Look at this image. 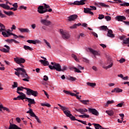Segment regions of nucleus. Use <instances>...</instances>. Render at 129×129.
<instances>
[{"mask_svg":"<svg viewBox=\"0 0 129 129\" xmlns=\"http://www.w3.org/2000/svg\"><path fill=\"white\" fill-rule=\"evenodd\" d=\"M13 34L14 33H13L10 32V31H8V30H7V31H5V32H4V31L2 32V35L5 38H7L8 37H10V36L13 35Z\"/></svg>","mask_w":129,"mask_h":129,"instance_id":"obj_16","label":"nucleus"},{"mask_svg":"<svg viewBox=\"0 0 129 129\" xmlns=\"http://www.w3.org/2000/svg\"><path fill=\"white\" fill-rule=\"evenodd\" d=\"M90 9H91V11H96V7L95 6H90Z\"/></svg>","mask_w":129,"mask_h":129,"instance_id":"obj_56","label":"nucleus"},{"mask_svg":"<svg viewBox=\"0 0 129 129\" xmlns=\"http://www.w3.org/2000/svg\"><path fill=\"white\" fill-rule=\"evenodd\" d=\"M43 77V80H44V81H48V80H49V78L48 77V76H44Z\"/></svg>","mask_w":129,"mask_h":129,"instance_id":"obj_60","label":"nucleus"},{"mask_svg":"<svg viewBox=\"0 0 129 129\" xmlns=\"http://www.w3.org/2000/svg\"><path fill=\"white\" fill-rule=\"evenodd\" d=\"M91 34L94 36V37H96V38H98V35H97V33H95V32H91Z\"/></svg>","mask_w":129,"mask_h":129,"instance_id":"obj_57","label":"nucleus"},{"mask_svg":"<svg viewBox=\"0 0 129 129\" xmlns=\"http://www.w3.org/2000/svg\"><path fill=\"white\" fill-rule=\"evenodd\" d=\"M83 62H85V63H89V60L88 59L85 58V57H83Z\"/></svg>","mask_w":129,"mask_h":129,"instance_id":"obj_49","label":"nucleus"},{"mask_svg":"<svg viewBox=\"0 0 129 129\" xmlns=\"http://www.w3.org/2000/svg\"><path fill=\"white\" fill-rule=\"evenodd\" d=\"M14 61L16 62V63H17V64H19L22 68H24V66H23L22 63H25V62H26V60L24 58L19 57L14 58Z\"/></svg>","mask_w":129,"mask_h":129,"instance_id":"obj_4","label":"nucleus"},{"mask_svg":"<svg viewBox=\"0 0 129 129\" xmlns=\"http://www.w3.org/2000/svg\"><path fill=\"white\" fill-rule=\"evenodd\" d=\"M119 39H120V40H122L123 42L124 40H125V36L122 35V36H119Z\"/></svg>","mask_w":129,"mask_h":129,"instance_id":"obj_58","label":"nucleus"},{"mask_svg":"<svg viewBox=\"0 0 129 129\" xmlns=\"http://www.w3.org/2000/svg\"><path fill=\"white\" fill-rule=\"evenodd\" d=\"M48 67L51 70H56L58 72H61V65L59 63H55L54 66H52L49 65Z\"/></svg>","mask_w":129,"mask_h":129,"instance_id":"obj_5","label":"nucleus"},{"mask_svg":"<svg viewBox=\"0 0 129 129\" xmlns=\"http://www.w3.org/2000/svg\"><path fill=\"white\" fill-rule=\"evenodd\" d=\"M52 11V9H49V10L48 9L44 10V6H40L38 8V12L39 14H45V13H47V12H49V13H51Z\"/></svg>","mask_w":129,"mask_h":129,"instance_id":"obj_6","label":"nucleus"},{"mask_svg":"<svg viewBox=\"0 0 129 129\" xmlns=\"http://www.w3.org/2000/svg\"><path fill=\"white\" fill-rule=\"evenodd\" d=\"M93 125L94 126L95 129H105L102 127V126L100 125L99 124L97 123H93Z\"/></svg>","mask_w":129,"mask_h":129,"instance_id":"obj_25","label":"nucleus"},{"mask_svg":"<svg viewBox=\"0 0 129 129\" xmlns=\"http://www.w3.org/2000/svg\"><path fill=\"white\" fill-rule=\"evenodd\" d=\"M79 117H82V118H89V115L84 114V115H80Z\"/></svg>","mask_w":129,"mask_h":129,"instance_id":"obj_39","label":"nucleus"},{"mask_svg":"<svg viewBox=\"0 0 129 129\" xmlns=\"http://www.w3.org/2000/svg\"><path fill=\"white\" fill-rule=\"evenodd\" d=\"M14 70L17 71L15 72V75H17L18 77H20V75H21L23 78H24L22 79L23 81H26L27 82H29V81H30L31 78L29 77L25 69L18 68L17 69H14Z\"/></svg>","mask_w":129,"mask_h":129,"instance_id":"obj_1","label":"nucleus"},{"mask_svg":"<svg viewBox=\"0 0 129 129\" xmlns=\"http://www.w3.org/2000/svg\"><path fill=\"white\" fill-rule=\"evenodd\" d=\"M84 2H86V0H82L81 1H75L74 3H69V5L71 6H83V5H85V3Z\"/></svg>","mask_w":129,"mask_h":129,"instance_id":"obj_8","label":"nucleus"},{"mask_svg":"<svg viewBox=\"0 0 129 129\" xmlns=\"http://www.w3.org/2000/svg\"><path fill=\"white\" fill-rule=\"evenodd\" d=\"M70 70H75V72H77V73H81L82 72L78 70L77 68H76L74 66H72L69 68Z\"/></svg>","mask_w":129,"mask_h":129,"instance_id":"obj_23","label":"nucleus"},{"mask_svg":"<svg viewBox=\"0 0 129 129\" xmlns=\"http://www.w3.org/2000/svg\"><path fill=\"white\" fill-rule=\"evenodd\" d=\"M26 89H28V88H25V87H22V86H21V87H18L17 88V91H23V89H25L26 90Z\"/></svg>","mask_w":129,"mask_h":129,"instance_id":"obj_41","label":"nucleus"},{"mask_svg":"<svg viewBox=\"0 0 129 129\" xmlns=\"http://www.w3.org/2000/svg\"><path fill=\"white\" fill-rule=\"evenodd\" d=\"M80 101L82 102V103L85 105H87L88 103H89V100H81Z\"/></svg>","mask_w":129,"mask_h":129,"instance_id":"obj_37","label":"nucleus"},{"mask_svg":"<svg viewBox=\"0 0 129 129\" xmlns=\"http://www.w3.org/2000/svg\"><path fill=\"white\" fill-rule=\"evenodd\" d=\"M107 35L108 37H109V38H114L115 36L113 34V32L111 29H108V32L107 34Z\"/></svg>","mask_w":129,"mask_h":129,"instance_id":"obj_17","label":"nucleus"},{"mask_svg":"<svg viewBox=\"0 0 129 129\" xmlns=\"http://www.w3.org/2000/svg\"><path fill=\"white\" fill-rule=\"evenodd\" d=\"M27 42L29 44H34V45H36V44H40V43H41V41H40L39 40H27Z\"/></svg>","mask_w":129,"mask_h":129,"instance_id":"obj_18","label":"nucleus"},{"mask_svg":"<svg viewBox=\"0 0 129 129\" xmlns=\"http://www.w3.org/2000/svg\"><path fill=\"white\" fill-rule=\"evenodd\" d=\"M60 33L62 35V37L64 40H67L70 38V34L67 32H64L62 29L60 30Z\"/></svg>","mask_w":129,"mask_h":129,"instance_id":"obj_9","label":"nucleus"},{"mask_svg":"<svg viewBox=\"0 0 129 129\" xmlns=\"http://www.w3.org/2000/svg\"><path fill=\"white\" fill-rule=\"evenodd\" d=\"M0 17L1 18H6L7 16L2 13V11L0 10Z\"/></svg>","mask_w":129,"mask_h":129,"instance_id":"obj_59","label":"nucleus"},{"mask_svg":"<svg viewBox=\"0 0 129 129\" xmlns=\"http://www.w3.org/2000/svg\"><path fill=\"white\" fill-rule=\"evenodd\" d=\"M25 90L27 91L26 94L27 95H33L34 97H37L39 93L36 91H34L30 88L25 89Z\"/></svg>","mask_w":129,"mask_h":129,"instance_id":"obj_3","label":"nucleus"},{"mask_svg":"<svg viewBox=\"0 0 129 129\" xmlns=\"http://www.w3.org/2000/svg\"><path fill=\"white\" fill-rule=\"evenodd\" d=\"M115 20L118 21V22H122V21H125V20H126V18L123 16H117L115 17Z\"/></svg>","mask_w":129,"mask_h":129,"instance_id":"obj_15","label":"nucleus"},{"mask_svg":"<svg viewBox=\"0 0 129 129\" xmlns=\"http://www.w3.org/2000/svg\"><path fill=\"white\" fill-rule=\"evenodd\" d=\"M66 70H67V67L66 66H63L62 69H61V71H62V72H64V71Z\"/></svg>","mask_w":129,"mask_h":129,"instance_id":"obj_53","label":"nucleus"},{"mask_svg":"<svg viewBox=\"0 0 129 129\" xmlns=\"http://www.w3.org/2000/svg\"><path fill=\"white\" fill-rule=\"evenodd\" d=\"M112 93L116 92V93H119L122 92V89H119V88H115L113 90L111 91Z\"/></svg>","mask_w":129,"mask_h":129,"instance_id":"obj_24","label":"nucleus"},{"mask_svg":"<svg viewBox=\"0 0 129 129\" xmlns=\"http://www.w3.org/2000/svg\"><path fill=\"white\" fill-rule=\"evenodd\" d=\"M40 22L44 26H50L51 25V21L47 19H42Z\"/></svg>","mask_w":129,"mask_h":129,"instance_id":"obj_14","label":"nucleus"},{"mask_svg":"<svg viewBox=\"0 0 129 129\" xmlns=\"http://www.w3.org/2000/svg\"><path fill=\"white\" fill-rule=\"evenodd\" d=\"M41 106H47V107H51V105L49 103H41Z\"/></svg>","mask_w":129,"mask_h":129,"instance_id":"obj_44","label":"nucleus"},{"mask_svg":"<svg viewBox=\"0 0 129 129\" xmlns=\"http://www.w3.org/2000/svg\"><path fill=\"white\" fill-rule=\"evenodd\" d=\"M104 18L105 17L104 15H103V14H100L99 15L98 19H99V20H102V19H104Z\"/></svg>","mask_w":129,"mask_h":129,"instance_id":"obj_48","label":"nucleus"},{"mask_svg":"<svg viewBox=\"0 0 129 129\" xmlns=\"http://www.w3.org/2000/svg\"><path fill=\"white\" fill-rule=\"evenodd\" d=\"M44 43H45L46 45L48 46L49 49H51L52 47H51V45L50 44V43L48 42L45 39L43 40Z\"/></svg>","mask_w":129,"mask_h":129,"instance_id":"obj_43","label":"nucleus"},{"mask_svg":"<svg viewBox=\"0 0 129 129\" xmlns=\"http://www.w3.org/2000/svg\"><path fill=\"white\" fill-rule=\"evenodd\" d=\"M89 111L90 113H92V114H94V115H96L97 116L99 115V112H98V111L94 108H89Z\"/></svg>","mask_w":129,"mask_h":129,"instance_id":"obj_13","label":"nucleus"},{"mask_svg":"<svg viewBox=\"0 0 129 129\" xmlns=\"http://www.w3.org/2000/svg\"><path fill=\"white\" fill-rule=\"evenodd\" d=\"M75 110L76 111H78V112H80L81 114H84L85 112H87L88 110L86 108H80V109H75Z\"/></svg>","mask_w":129,"mask_h":129,"instance_id":"obj_21","label":"nucleus"},{"mask_svg":"<svg viewBox=\"0 0 129 129\" xmlns=\"http://www.w3.org/2000/svg\"><path fill=\"white\" fill-rule=\"evenodd\" d=\"M39 62H41V64H43V66H48L49 61L44 60L43 59L39 60Z\"/></svg>","mask_w":129,"mask_h":129,"instance_id":"obj_27","label":"nucleus"},{"mask_svg":"<svg viewBox=\"0 0 129 129\" xmlns=\"http://www.w3.org/2000/svg\"><path fill=\"white\" fill-rule=\"evenodd\" d=\"M26 113H29L30 115H31L32 117L35 118V117L37 116V115H36L35 113H34V112H33V109H32L31 108H29V110L27 111L26 112Z\"/></svg>","mask_w":129,"mask_h":129,"instance_id":"obj_22","label":"nucleus"},{"mask_svg":"<svg viewBox=\"0 0 129 129\" xmlns=\"http://www.w3.org/2000/svg\"><path fill=\"white\" fill-rule=\"evenodd\" d=\"M99 29L100 30H103V31H106V30H108V28H107V26H100Z\"/></svg>","mask_w":129,"mask_h":129,"instance_id":"obj_38","label":"nucleus"},{"mask_svg":"<svg viewBox=\"0 0 129 129\" xmlns=\"http://www.w3.org/2000/svg\"><path fill=\"white\" fill-rule=\"evenodd\" d=\"M78 18V15L76 14H74L68 17V21L69 22L74 21Z\"/></svg>","mask_w":129,"mask_h":129,"instance_id":"obj_11","label":"nucleus"},{"mask_svg":"<svg viewBox=\"0 0 129 129\" xmlns=\"http://www.w3.org/2000/svg\"><path fill=\"white\" fill-rule=\"evenodd\" d=\"M79 26H81V23L75 24L74 25L70 27V29H76V28L79 27Z\"/></svg>","mask_w":129,"mask_h":129,"instance_id":"obj_33","label":"nucleus"},{"mask_svg":"<svg viewBox=\"0 0 129 129\" xmlns=\"http://www.w3.org/2000/svg\"><path fill=\"white\" fill-rule=\"evenodd\" d=\"M106 113L110 115V116L113 115L114 114V112L113 110H107L106 111Z\"/></svg>","mask_w":129,"mask_h":129,"instance_id":"obj_32","label":"nucleus"},{"mask_svg":"<svg viewBox=\"0 0 129 129\" xmlns=\"http://www.w3.org/2000/svg\"><path fill=\"white\" fill-rule=\"evenodd\" d=\"M121 7H129V3L126 2H124L123 4H120Z\"/></svg>","mask_w":129,"mask_h":129,"instance_id":"obj_40","label":"nucleus"},{"mask_svg":"<svg viewBox=\"0 0 129 129\" xmlns=\"http://www.w3.org/2000/svg\"><path fill=\"white\" fill-rule=\"evenodd\" d=\"M68 80H71V81H75V80H77L76 78H74V77H70L69 78H68Z\"/></svg>","mask_w":129,"mask_h":129,"instance_id":"obj_45","label":"nucleus"},{"mask_svg":"<svg viewBox=\"0 0 129 129\" xmlns=\"http://www.w3.org/2000/svg\"><path fill=\"white\" fill-rule=\"evenodd\" d=\"M112 103H114V101L113 100H111V101H107V103H106V104H105V106L106 107H108V105H109V104H112Z\"/></svg>","mask_w":129,"mask_h":129,"instance_id":"obj_35","label":"nucleus"},{"mask_svg":"<svg viewBox=\"0 0 129 129\" xmlns=\"http://www.w3.org/2000/svg\"><path fill=\"white\" fill-rule=\"evenodd\" d=\"M87 84L89 86H91V87H94L95 86H96V83H95L88 82L87 83Z\"/></svg>","mask_w":129,"mask_h":129,"instance_id":"obj_36","label":"nucleus"},{"mask_svg":"<svg viewBox=\"0 0 129 129\" xmlns=\"http://www.w3.org/2000/svg\"><path fill=\"white\" fill-rule=\"evenodd\" d=\"M43 5H44V6H43V7H44V10H47V9H50V6H49V5H47V4H43Z\"/></svg>","mask_w":129,"mask_h":129,"instance_id":"obj_50","label":"nucleus"},{"mask_svg":"<svg viewBox=\"0 0 129 129\" xmlns=\"http://www.w3.org/2000/svg\"><path fill=\"white\" fill-rule=\"evenodd\" d=\"M95 5L96 7H98L99 8H100V6L103 7V8H110V7L108 5H106L105 4L103 3H95Z\"/></svg>","mask_w":129,"mask_h":129,"instance_id":"obj_20","label":"nucleus"},{"mask_svg":"<svg viewBox=\"0 0 129 129\" xmlns=\"http://www.w3.org/2000/svg\"><path fill=\"white\" fill-rule=\"evenodd\" d=\"M88 50L90 53H92V54L94 55V58H96V56H100V53H99L98 51L94 50L91 48H89Z\"/></svg>","mask_w":129,"mask_h":129,"instance_id":"obj_10","label":"nucleus"},{"mask_svg":"<svg viewBox=\"0 0 129 129\" xmlns=\"http://www.w3.org/2000/svg\"><path fill=\"white\" fill-rule=\"evenodd\" d=\"M77 69H78V70H84V67H82L81 66L78 64L77 66Z\"/></svg>","mask_w":129,"mask_h":129,"instance_id":"obj_51","label":"nucleus"},{"mask_svg":"<svg viewBox=\"0 0 129 129\" xmlns=\"http://www.w3.org/2000/svg\"><path fill=\"white\" fill-rule=\"evenodd\" d=\"M72 56L75 60V61H76L77 62H79V60L78 59V58H77V56H76V55L73 54H72Z\"/></svg>","mask_w":129,"mask_h":129,"instance_id":"obj_42","label":"nucleus"},{"mask_svg":"<svg viewBox=\"0 0 129 129\" xmlns=\"http://www.w3.org/2000/svg\"><path fill=\"white\" fill-rule=\"evenodd\" d=\"M84 13H85V14H89L90 15H91V16L94 15L93 12H91L90 8H88L84 9Z\"/></svg>","mask_w":129,"mask_h":129,"instance_id":"obj_19","label":"nucleus"},{"mask_svg":"<svg viewBox=\"0 0 129 129\" xmlns=\"http://www.w3.org/2000/svg\"><path fill=\"white\" fill-rule=\"evenodd\" d=\"M26 99L27 100H28V102L30 103V104H35V103H36V102H35V100L34 99H31L30 98H27Z\"/></svg>","mask_w":129,"mask_h":129,"instance_id":"obj_28","label":"nucleus"},{"mask_svg":"<svg viewBox=\"0 0 129 129\" xmlns=\"http://www.w3.org/2000/svg\"><path fill=\"white\" fill-rule=\"evenodd\" d=\"M0 7L3 9H6V10H10V6L6 5L5 4H0Z\"/></svg>","mask_w":129,"mask_h":129,"instance_id":"obj_29","label":"nucleus"},{"mask_svg":"<svg viewBox=\"0 0 129 129\" xmlns=\"http://www.w3.org/2000/svg\"><path fill=\"white\" fill-rule=\"evenodd\" d=\"M57 105H58V106L61 108V110H62L66 116L69 117L71 120H77H77H79V119H76L75 116H73L72 114H71V111L68 110V108L66 107V106H63L60 104H58Z\"/></svg>","mask_w":129,"mask_h":129,"instance_id":"obj_2","label":"nucleus"},{"mask_svg":"<svg viewBox=\"0 0 129 129\" xmlns=\"http://www.w3.org/2000/svg\"><path fill=\"white\" fill-rule=\"evenodd\" d=\"M21 33H30V30L28 28H19Z\"/></svg>","mask_w":129,"mask_h":129,"instance_id":"obj_26","label":"nucleus"},{"mask_svg":"<svg viewBox=\"0 0 129 129\" xmlns=\"http://www.w3.org/2000/svg\"><path fill=\"white\" fill-rule=\"evenodd\" d=\"M124 104V102H121L116 105L117 107H122V105Z\"/></svg>","mask_w":129,"mask_h":129,"instance_id":"obj_52","label":"nucleus"},{"mask_svg":"<svg viewBox=\"0 0 129 129\" xmlns=\"http://www.w3.org/2000/svg\"><path fill=\"white\" fill-rule=\"evenodd\" d=\"M23 48H24V49H25V50H26L27 51H28V50H29V51H33V48H32L28 45H24Z\"/></svg>","mask_w":129,"mask_h":129,"instance_id":"obj_31","label":"nucleus"},{"mask_svg":"<svg viewBox=\"0 0 129 129\" xmlns=\"http://www.w3.org/2000/svg\"><path fill=\"white\" fill-rule=\"evenodd\" d=\"M19 97L20 98V100L21 99V100H24V99L27 100V98H28V97L26 96V94H25L24 93L22 94V95H20Z\"/></svg>","mask_w":129,"mask_h":129,"instance_id":"obj_30","label":"nucleus"},{"mask_svg":"<svg viewBox=\"0 0 129 129\" xmlns=\"http://www.w3.org/2000/svg\"><path fill=\"white\" fill-rule=\"evenodd\" d=\"M24 9V10H27V7H25V6H21L20 7V8H19V9L20 10H22V9Z\"/></svg>","mask_w":129,"mask_h":129,"instance_id":"obj_62","label":"nucleus"},{"mask_svg":"<svg viewBox=\"0 0 129 129\" xmlns=\"http://www.w3.org/2000/svg\"><path fill=\"white\" fill-rule=\"evenodd\" d=\"M106 65H108L106 67L102 66V68H104V69H105L106 70H107V69H109V68H111L112 66H113V61H112V60H111V58H109L107 61V63Z\"/></svg>","mask_w":129,"mask_h":129,"instance_id":"obj_7","label":"nucleus"},{"mask_svg":"<svg viewBox=\"0 0 129 129\" xmlns=\"http://www.w3.org/2000/svg\"><path fill=\"white\" fill-rule=\"evenodd\" d=\"M16 29H17L16 25H13L12 27H11V30L13 31V30H16Z\"/></svg>","mask_w":129,"mask_h":129,"instance_id":"obj_64","label":"nucleus"},{"mask_svg":"<svg viewBox=\"0 0 129 129\" xmlns=\"http://www.w3.org/2000/svg\"><path fill=\"white\" fill-rule=\"evenodd\" d=\"M6 42H8V43H13V42H14V39H7L6 40Z\"/></svg>","mask_w":129,"mask_h":129,"instance_id":"obj_63","label":"nucleus"},{"mask_svg":"<svg viewBox=\"0 0 129 129\" xmlns=\"http://www.w3.org/2000/svg\"><path fill=\"white\" fill-rule=\"evenodd\" d=\"M4 47L6 48H0V51H1V52H3L4 53H9L10 52V50H11V47L7 45H5Z\"/></svg>","mask_w":129,"mask_h":129,"instance_id":"obj_12","label":"nucleus"},{"mask_svg":"<svg viewBox=\"0 0 129 129\" xmlns=\"http://www.w3.org/2000/svg\"><path fill=\"white\" fill-rule=\"evenodd\" d=\"M13 88H16L18 87V83L14 82V85H12Z\"/></svg>","mask_w":129,"mask_h":129,"instance_id":"obj_55","label":"nucleus"},{"mask_svg":"<svg viewBox=\"0 0 129 129\" xmlns=\"http://www.w3.org/2000/svg\"><path fill=\"white\" fill-rule=\"evenodd\" d=\"M119 63H123V62H125V59L124 58H121L119 60Z\"/></svg>","mask_w":129,"mask_h":129,"instance_id":"obj_61","label":"nucleus"},{"mask_svg":"<svg viewBox=\"0 0 129 129\" xmlns=\"http://www.w3.org/2000/svg\"><path fill=\"white\" fill-rule=\"evenodd\" d=\"M3 12H4V14H5V15L9 16V17H10V16H12V15H14V12H13L12 11H9V12H8L6 11H4Z\"/></svg>","mask_w":129,"mask_h":129,"instance_id":"obj_34","label":"nucleus"},{"mask_svg":"<svg viewBox=\"0 0 129 129\" xmlns=\"http://www.w3.org/2000/svg\"><path fill=\"white\" fill-rule=\"evenodd\" d=\"M105 19L107 22L111 21V17L109 16H105Z\"/></svg>","mask_w":129,"mask_h":129,"instance_id":"obj_47","label":"nucleus"},{"mask_svg":"<svg viewBox=\"0 0 129 129\" xmlns=\"http://www.w3.org/2000/svg\"><path fill=\"white\" fill-rule=\"evenodd\" d=\"M77 121H79V122H81V123H83V124H85L86 125H87V123H86V121H82L81 120H77Z\"/></svg>","mask_w":129,"mask_h":129,"instance_id":"obj_54","label":"nucleus"},{"mask_svg":"<svg viewBox=\"0 0 129 129\" xmlns=\"http://www.w3.org/2000/svg\"><path fill=\"white\" fill-rule=\"evenodd\" d=\"M129 43V37L128 38H125V40H124V41H123L122 44H127Z\"/></svg>","mask_w":129,"mask_h":129,"instance_id":"obj_46","label":"nucleus"}]
</instances>
